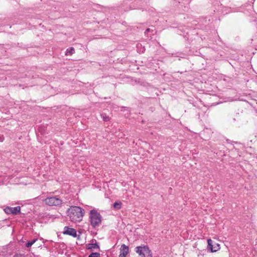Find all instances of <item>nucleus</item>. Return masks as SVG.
Returning <instances> with one entry per match:
<instances>
[{"label": "nucleus", "mask_w": 257, "mask_h": 257, "mask_svg": "<svg viewBox=\"0 0 257 257\" xmlns=\"http://www.w3.org/2000/svg\"><path fill=\"white\" fill-rule=\"evenodd\" d=\"M101 117L104 121H108L110 120V117L105 113H102L100 114Z\"/></svg>", "instance_id": "nucleus-13"}, {"label": "nucleus", "mask_w": 257, "mask_h": 257, "mask_svg": "<svg viewBox=\"0 0 257 257\" xmlns=\"http://www.w3.org/2000/svg\"><path fill=\"white\" fill-rule=\"evenodd\" d=\"M150 31H151V30H150V28H147V29L146 30V31H145V34L148 33L150 32Z\"/></svg>", "instance_id": "nucleus-17"}, {"label": "nucleus", "mask_w": 257, "mask_h": 257, "mask_svg": "<svg viewBox=\"0 0 257 257\" xmlns=\"http://www.w3.org/2000/svg\"><path fill=\"white\" fill-rule=\"evenodd\" d=\"M13 257H17V254H15Z\"/></svg>", "instance_id": "nucleus-19"}, {"label": "nucleus", "mask_w": 257, "mask_h": 257, "mask_svg": "<svg viewBox=\"0 0 257 257\" xmlns=\"http://www.w3.org/2000/svg\"><path fill=\"white\" fill-rule=\"evenodd\" d=\"M122 205V203L120 201H115L113 204V207L114 209L116 210H119L121 208Z\"/></svg>", "instance_id": "nucleus-10"}, {"label": "nucleus", "mask_w": 257, "mask_h": 257, "mask_svg": "<svg viewBox=\"0 0 257 257\" xmlns=\"http://www.w3.org/2000/svg\"><path fill=\"white\" fill-rule=\"evenodd\" d=\"M67 213L70 220L76 222L82 220L85 211L84 209L79 206H71L67 210Z\"/></svg>", "instance_id": "nucleus-1"}, {"label": "nucleus", "mask_w": 257, "mask_h": 257, "mask_svg": "<svg viewBox=\"0 0 257 257\" xmlns=\"http://www.w3.org/2000/svg\"><path fill=\"white\" fill-rule=\"evenodd\" d=\"M207 249L210 252H216L220 249V245L211 239H207Z\"/></svg>", "instance_id": "nucleus-5"}, {"label": "nucleus", "mask_w": 257, "mask_h": 257, "mask_svg": "<svg viewBox=\"0 0 257 257\" xmlns=\"http://www.w3.org/2000/svg\"><path fill=\"white\" fill-rule=\"evenodd\" d=\"M88 257H100L99 252H91Z\"/></svg>", "instance_id": "nucleus-14"}, {"label": "nucleus", "mask_w": 257, "mask_h": 257, "mask_svg": "<svg viewBox=\"0 0 257 257\" xmlns=\"http://www.w3.org/2000/svg\"><path fill=\"white\" fill-rule=\"evenodd\" d=\"M129 247L123 244L121 245L120 247V254L119 257H125V256L128 253Z\"/></svg>", "instance_id": "nucleus-8"}, {"label": "nucleus", "mask_w": 257, "mask_h": 257, "mask_svg": "<svg viewBox=\"0 0 257 257\" xmlns=\"http://www.w3.org/2000/svg\"><path fill=\"white\" fill-rule=\"evenodd\" d=\"M142 53H144L145 51V49L144 47H143L142 49V50H141Z\"/></svg>", "instance_id": "nucleus-18"}, {"label": "nucleus", "mask_w": 257, "mask_h": 257, "mask_svg": "<svg viewBox=\"0 0 257 257\" xmlns=\"http://www.w3.org/2000/svg\"><path fill=\"white\" fill-rule=\"evenodd\" d=\"M75 52V49L73 47H70L68 48L66 51L65 54L66 55H72Z\"/></svg>", "instance_id": "nucleus-11"}, {"label": "nucleus", "mask_w": 257, "mask_h": 257, "mask_svg": "<svg viewBox=\"0 0 257 257\" xmlns=\"http://www.w3.org/2000/svg\"><path fill=\"white\" fill-rule=\"evenodd\" d=\"M135 251L141 257H152V252L148 245H142L137 246Z\"/></svg>", "instance_id": "nucleus-4"}, {"label": "nucleus", "mask_w": 257, "mask_h": 257, "mask_svg": "<svg viewBox=\"0 0 257 257\" xmlns=\"http://www.w3.org/2000/svg\"><path fill=\"white\" fill-rule=\"evenodd\" d=\"M139 44H138V45H137V47L138 48L139 47Z\"/></svg>", "instance_id": "nucleus-20"}, {"label": "nucleus", "mask_w": 257, "mask_h": 257, "mask_svg": "<svg viewBox=\"0 0 257 257\" xmlns=\"http://www.w3.org/2000/svg\"><path fill=\"white\" fill-rule=\"evenodd\" d=\"M95 243H90L87 244V249H93L95 248H99V244L96 241V240H94Z\"/></svg>", "instance_id": "nucleus-9"}, {"label": "nucleus", "mask_w": 257, "mask_h": 257, "mask_svg": "<svg viewBox=\"0 0 257 257\" xmlns=\"http://www.w3.org/2000/svg\"><path fill=\"white\" fill-rule=\"evenodd\" d=\"M63 233L64 234L69 235L74 237H76L77 236L76 230L75 229L70 228L68 226H65L64 227Z\"/></svg>", "instance_id": "nucleus-7"}, {"label": "nucleus", "mask_w": 257, "mask_h": 257, "mask_svg": "<svg viewBox=\"0 0 257 257\" xmlns=\"http://www.w3.org/2000/svg\"><path fill=\"white\" fill-rule=\"evenodd\" d=\"M209 250H208V249H203V250L201 251V252L200 253V254L201 255H206V253L208 252Z\"/></svg>", "instance_id": "nucleus-15"}, {"label": "nucleus", "mask_w": 257, "mask_h": 257, "mask_svg": "<svg viewBox=\"0 0 257 257\" xmlns=\"http://www.w3.org/2000/svg\"><path fill=\"white\" fill-rule=\"evenodd\" d=\"M4 210L7 214H12L16 215L20 213L21 207L19 206L15 207L7 206L4 209Z\"/></svg>", "instance_id": "nucleus-6"}, {"label": "nucleus", "mask_w": 257, "mask_h": 257, "mask_svg": "<svg viewBox=\"0 0 257 257\" xmlns=\"http://www.w3.org/2000/svg\"><path fill=\"white\" fill-rule=\"evenodd\" d=\"M89 219L92 227L96 229L101 224L102 217L99 212L93 209L89 212Z\"/></svg>", "instance_id": "nucleus-2"}, {"label": "nucleus", "mask_w": 257, "mask_h": 257, "mask_svg": "<svg viewBox=\"0 0 257 257\" xmlns=\"http://www.w3.org/2000/svg\"><path fill=\"white\" fill-rule=\"evenodd\" d=\"M37 240V238H34L32 240L28 241L25 244L26 247L27 248L30 247Z\"/></svg>", "instance_id": "nucleus-12"}, {"label": "nucleus", "mask_w": 257, "mask_h": 257, "mask_svg": "<svg viewBox=\"0 0 257 257\" xmlns=\"http://www.w3.org/2000/svg\"><path fill=\"white\" fill-rule=\"evenodd\" d=\"M43 201L47 205L51 207H59L64 203L62 198L58 195L47 197L45 199H43Z\"/></svg>", "instance_id": "nucleus-3"}, {"label": "nucleus", "mask_w": 257, "mask_h": 257, "mask_svg": "<svg viewBox=\"0 0 257 257\" xmlns=\"http://www.w3.org/2000/svg\"><path fill=\"white\" fill-rule=\"evenodd\" d=\"M4 139V138L3 136L0 135V142H3Z\"/></svg>", "instance_id": "nucleus-16"}]
</instances>
